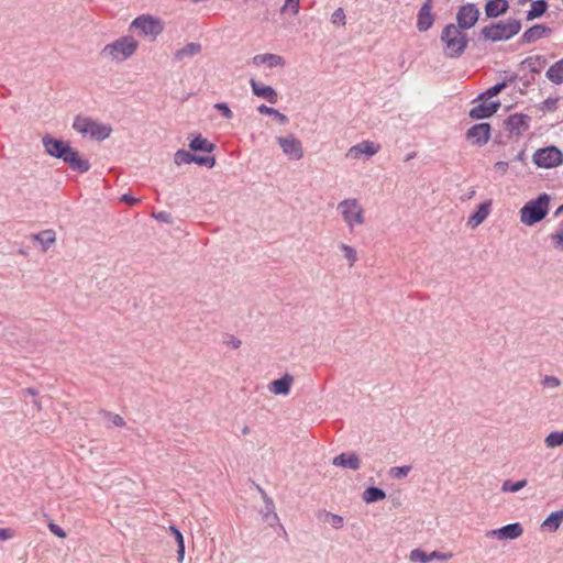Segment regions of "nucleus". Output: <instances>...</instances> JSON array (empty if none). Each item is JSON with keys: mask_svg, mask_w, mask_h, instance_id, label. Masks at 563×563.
Returning <instances> with one entry per match:
<instances>
[{"mask_svg": "<svg viewBox=\"0 0 563 563\" xmlns=\"http://www.w3.org/2000/svg\"><path fill=\"white\" fill-rule=\"evenodd\" d=\"M505 87L506 84L500 82L483 92L475 101L477 103L470 110V117L472 119L479 120L489 118L496 113L500 107V102L493 100V98L496 97Z\"/></svg>", "mask_w": 563, "mask_h": 563, "instance_id": "nucleus-1", "label": "nucleus"}, {"mask_svg": "<svg viewBox=\"0 0 563 563\" xmlns=\"http://www.w3.org/2000/svg\"><path fill=\"white\" fill-rule=\"evenodd\" d=\"M550 198L547 194L540 195L537 199L528 201L520 209V221L531 227L543 220L549 212Z\"/></svg>", "mask_w": 563, "mask_h": 563, "instance_id": "nucleus-2", "label": "nucleus"}, {"mask_svg": "<svg viewBox=\"0 0 563 563\" xmlns=\"http://www.w3.org/2000/svg\"><path fill=\"white\" fill-rule=\"evenodd\" d=\"M73 128L84 136H89L97 141L108 139L112 132L111 125L98 122L88 117H77L74 120Z\"/></svg>", "mask_w": 563, "mask_h": 563, "instance_id": "nucleus-3", "label": "nucleus"}, {"mask_svg": "<svg viewBox=\"0 0 563 563\" xmlns=\"http://www.w3.org/2000/svg\"><path fill=\"white\" fill-rule=\"evenodd\" d=\"M139 47L137 41L132 36H122L106 45L102 54L115 62H123L130 58Z\"/></svg>", "mask_w": 563, "mask_h": 563, "instance_id": "nucleus-4", "label": "nucleus"}, {"mask_svg": "<svg viewBox=\"0 0 563 563\" xmlns=\"http://www.w3.org/2000/svg\"><path fill=\"white\" fill-rule=\"evenodd\" d=\"M521 24L515 19L501 21L482 30L485 40L492 42L507 41L519 33Z\"/></svg>", "mask_w": 563, "mask_h": 563, "instance_id": "nucleus-5", "label": "nucleus"}, {"mask_svg": "<svg viewBox=\"0 0 563 563\" xmlns=\"http://www.w3.org/2000/svg\"><path fill=\"white\" fill-rule=\"evenodd\" d=\"M441 40L444 43L445 54L450 57L460 56L467 44L466 35L461 27L449 24L442 31Z\"/></svg>", "mask_w": 563, "mask_h": 563, "instance_id": "nucleus-6", "label": "nucleus"}, {"mask_svg": "<svg viewBox=\"0 0 563 563\" xmlns=\"http://www.w3.org/2000/svg\"><path fill=\"white\" fill-rule=\"evenodd\" d=\"M344 222L349 228L361 225L365 222L364 209L357 199H345L338 206Z\"/></svg>", "mask_w": 563, "mask_h": 563, "instance_id": "nucleus-7", "label": "nucleus"}, {"mask_svg": "<svg viewBox=\"0 0 563 563\" xmlns=\"http://www.w3.org/2000/svg\"><path fill=\"white\" fill-rule=\"evenodd\" d=\"M131 27L136 29L144 36L156 37L163 32L162 21L150 14L135 18L131 23Z\"/></svg>", "mask_w": 563, "mask_h": 563, "instance_id": "nucleus-8", "label": "nucleus"}, {"mask_svg": "<svg viewBox=\"0 0 563 563\" xmlns=\"http://www.w3.org/2000/svg\"><path fill=\"white\" fill-rule=\"evenodd\" d=\"M533 162L543 168L556 167L563 162V154L554 146L541 148L534 153Z\"/></svg>", "mask_w": 563, "mask_h": 563, "instance_id": "nucleus-9", "label": "nucleus"}, {"mask_svg": "<svg viewBox=\"0 0 563 563\" xmlns=\"http://www.w3.org/2000/svg\"><path fill=\"white\" fill-rule=\"evenodd\" d=\"M277 143L289 159L299 161L303 157L302 143L295 135L279 136Z\"/></svg>", "mask_w": 563, "mask_h": 563, "instance_id": "nucleus-10", "label": "nucleus"}, {"mask_svg": "<svg viewBox=\"0 0 563 563\" xmlns=\"http://www.w3.org/2000/svg\"><path fill=\"white\" fill-rule=\"evenodd\" d=\"M380 151V145L373 141H362L349 148L346 157L350 159H360L362 156L367 158L376 155Z\"/></svg>", "mask_w": 563, "mask_h": 563, "instance_id": "nucleus-11", "label": "nucleus"}, {"mask_svg": "<svg viewBox=\"0 0 563 563\" xmlns=\"http://www.w3.org/2000/svg\"><path fill=\"white\" fill-rule=\"evenodd\" d=\"M479 11L474 4H465L460 8L456 20L459 23V27L461 29H470L472 27L478 20Z\"/></svg>", "mask_w": 563, "mask_h": 563, "instance_id": "nucleus-12", "label": "nucleus"}, {"mask_svg": "<svg viewBox=\"0 0 563 563\" xmlns=\"http://www.w3.org/2000/svg\"><path fill=\"white\" fill-rule=\"evenodd\" d=\"M466 137L475 145H484L490 137V125L488 123H478L470 128Z\"/></svg>", "mask_w": 563, "mask_h": 563, "instance_id": "nucleus-13", "label": "nucleus"}, {"mask_svg": "<svg viewBox=\"0 0 563 563\" xmlns=\"http://www.w3.org/2000/svg\"><path fill=\"white\" fill-rule=\"evenodd\" d=\"M492 200H486L478 205L477 209L472 213L467 219V227L471 229H476L479 227L490 214L492 212Z\"/></svg>", "mask_w": 563, "mask_h": 563, "instance_id": "nucleus-14", "label": "nucleus"}, {"mask_svg": "<svg viewBox=\"0 0 563 563\" xmlns=\"http://www.w3.org/2000/svg\"><path fill=\"white\" fill-rule=\"evenodd\" d=\"M62 159L67 163L70 168L79 173H86L90 168L89 162L81 158L79 153L70 146L66 150Z\"/></svg>", "mask_w": 563, "mask_h": 563, "instance_id": "nucleus-15", "label": "nucleus"}, {"mask_svg": "<svg viewBox=\"0 0 563 563\" xmlns=\"http://www.w3.org/2000/svg\"><path fill=\"white\" fill-rule=\"evenodd\" d=\"M523 529L520 523H510L488 532V536L497 537L500 540H514L521 537Z\"/></svg>", "mask_w": 563, "mask_h": 563, "instance_id": "nucleus-16", "label": "nucleus"}, {"mask_svg": "<svg viewBox=\"0 0 563 563\" xmlns=\"http://www.w3.org/2000/svg\"><path fill=\"white\" fill-rule=\"evenodd\" d=\"M432 0H427L419 10L417 27L420 32L429 30L433 24Z\"/></svg>", "mask_w": 563, "mask_h": 563, "instance_id": "nucleus-17", "label": "nucleus"}, {"mask_svg": "<svg viewBox=\"0 0 563 563\" xmlns=\"http://www.w3.org/2000/svg\"><path fill=\"white\" fill-rule=\"evenodd\" d=\"M43 145L48 155L57 158H62L66 150L69 147V144L49 136L43 137Z\"/></svg>", "mask_w": 563, "mask_h": 563, "instance_id": "nucleus-18", "label": "nucleus"}, {"mask_svg": "<svg viewBox=\"0 0 563 563\" xmlns=\"http://www.w3.org/2000/svg\"><path fill=\"white\" fill-rule=\"evenodd\" d=\"M250 84L255 96L263 98L271 103L277 102L278 95L271 86L260 84L255 79H251Z\"/></svg>", "mask_w": 563, "mask_h": 563, "instance_id": "nucleus-19", "label": "nucleus"}, {"mask_svg": "<svg viewBox=\"0 0 563 563\" xmlns=\"http://www.w3.org/2000/svg\"><path fill=\"white\" fill-rule=\"evenodd\" d=\"M292 384L294 377L289 374H285L282 378L271 382L268 389L274 395L287 396Z\"/></svg>", "mask_w": 563, "mask_h": 563, "instance_id": "nucleus-20", "label": "nucleus"}, {"mask_svg": "<svg viewBox=\"0 0 563 563\" xmlns=\"http://www.w3.org/2000/svg\"><path fill=\"white\" fill-rule=\"evenodd\" d=\"M506 124L510 133L519 135L528 129V117L520 113L511 114Z\"/></svg>", "mask_w": 563, "mask_h": 563, "instance_id": "nucleus-21", "label": "nucleus"}, {"mask_svg": "<svg viewBox=\"0 0 563 563\" xmlns=\"http://www.w3.org/2000/svg\"><path fill=\"white\" fill-rule=\"evenodd\" d=\"M252 63L256 66L267 65L268 67H283L285 65V60L280 55L277 54H258L253 57Z\"/></svg>", "mask_w": 563, "mask_h": 563, "instance_id": "nucleus-22", "label": "nucleus"}, {"mask_svg": "<svg viewBox=\"0 0 563 563\" xmlns=\"http://www.w3.org/2000/svg\"><path fill=\"white\" fill-rule=\"evenodd\" d=\"M333 465L347 467L351 470L360 468V459L355 453H342L333 459Z\"/></svg>", "mask_w": 563, "mask_h": 563, "instance_id": "nucleus-23", "label": "nucleus"}, {"mask_svg": "<svg viewBox=\"0 0 563 563\" xmlns=\"http://www.w3.org/2000/svg\"><path fill=\"white\" fill-rule=\"evenodd\" d=\"M508 9L507 0H490L485 7V12L489 18H496L505 13Z\"/></svg>", "mask_w": 563, "mask_h": 563, "instance_id": "nucleus-24", "label": "nucleus"}, {"mask_svg": "<svg viewBox=\"0 0 563 563\" xmlns=\"http://www.w3.org/2000/svg\"><path fill=\"white\" fill-rule=\"evenodd\" d=\"M545 76L555 85L563 84V58L551 65L547 70Z\"/></svg>", "mask_w": 563, "mask_h": 563, "instance_id": "nucleus-25", "label": "nucleus"}, {"mask_svg": "<svg viewBox=\"0 0 563 563\" xmlns=\"http://www.w3.org/2000/svg\"><path fill=\"white\" fill-rule=\"evenodd\" d=\"M563 522V509L552 512L548 516V518L542 522L541 528L548 530L550 532H555L561 523Z\"/></svg>", "mask_w": 563, "mask_h": 563, "instance_id": "nucleus-26", "label": "nucleus"}, {"mask_svg": "<svg viewBox=\"0 0 563 563\" xmlns=\"http://www.w3.org/2000/svg\"><path fill=\"white\" fill-rule=\"evenodd\" d=\"M189 146L192 151L212 152L214 145L207 139L202 137L201 134L194 135L190 140Z\"/></svg>", "mask_w": 563, "mask_h": 563, "instance_id": "nucleus-27", "label": "nucleus"}, {"mask_svg": "<svg viewBox=\"0 0 563 563\" xmlns=\"http://www.w3.org/2000/svg\"><path fill=\"white\" fill-rule=\"evenodd\" d=\"M33 241H37L42 244L43 250L46 251L56 241V235L53 230H44L37 234L32 235Z\"/></svg>", "mask_w": 563, "mask_h": 563, "instance_id": "nucleus-28", "label": "nucleus"}, {"mask_svg": "<svg viewBox=\"0 0 563 563\" xmlns=\"http://www.w3.org/2000/svg\"><path fill=\"white\" fill-rule=\"evenodd\" d=\"M548 3L544 0H536L531 3V8L527 13L528 20L541 16L547 11Z\"/></svg>", "mask_w": 563, "mask_h": 563, "instance_id": "nucleus-29", "label": "nucleus"}, {"mask_svg": "<svg viewBox=\"0 0 563 563\" xmlns=\"http://www.w3.org/2000/svg\"><path fill=\"white\" fill-rule=\"evenodd\" d=\"M169 531L174 534L176 542H177V561L181 563L185 558V541L181 532L175 527L170 526Z\"/></svg>", "mask_w": 563, "mask_h": 563, "instance_id": "nucleus-30", "label": "nucleus"}, {"mask_svg": "<svg viewBox=\"0 0 563 563\" xmlns=\"http://www.w3.org/2000/svg\"><path fill=\"white\" fill-rule=\"evenodd\" d=\"M200 49H201V47L199 44L189 43L185 47H183L181 49H178L175 53V58L178 60H181L187 56H194V55L198 54L200 52Z\"/></svg>", "mask_w": 563, "mask_h": 563, "instance_id": "nucleus-31", "label": "nucleus"}, {"mask_svg": "<svg viewBox=\"0 0 563 563\" xmlns=\"http://www.w3.org/2000/svg\"><path fill=\"white\" fill-rule=\"evenodd\" d=\"M385 497H386L385 492L377 487H369V488L365 489V492L363 494V499L366 503L378 501V500L384 499Z\"/></svg>", "mask_w": 563, "mask_h": 563, "instance_id": "nucleus-32", "label": "nucleus"}, {"mask_svg": "<svg viewBox=\"0 0 563 563\" xmlns=\"http://www.w3.org/2000/svg\"><path fill=\"white\" fill-rule=\"evenodd\" d=\"M257 110L262 114H268L271 117H275L279 121V123H282V124H286L288 122V118L285 114L280 113L276 109H273V108L267 107L265 104H261L257 108Z\"/></svg>", "mask_w": 563, "mask_h": 563, "instance_id": "nucleus-33", "label": "nucleus"}, {"mask_svg": "<svg viewBox=\"0 0 563 563\" xmlns=\"http://www.w3.org/2000/svg\"><path fill=\"white\" fill-rule=\"evenodd\" d=\"M544 33L545 27L543 25H534L525 32L523 37L527 42H533L542 37Z\"/></svg>", "mask_w": 563, "mask_h": 563, "instance_id": "nucleus-34", "label": "nucleus"}, {"mask_svg": "<svg viewBox=\"0 0 563 563\" xmlns=\"http://www.w3.org/2000/svg\"><path fill=\"white\" fill-rule=\"evenodd\" d=\"M340 250L343 252V256L347 260L349 265L352 267L357 261L356 250L344 243L340 245Z\"/></svg>", "mask_w": 563, "mask_h": 563, "instance_id": "nucleus-35", "label": "nucleus"}, {"mask_svg": "<svg viewBox=\"0 0 563 563\" xmlns=\"http://www.w3.org/2000/svg\"><path fill=\"white\" fill-rule=\"evenodd\" d=\"M527 486V481L521 479L518 482L506 481L501 486V490L506 493H516Z\"/></svg>", "mask_w": 563, "mask_h": 563, "instance_id": "nucleus-36", "label": "nucleus"}, {"mask_svg": "<svg viewBox=\"0 0 563 563\" xmlns=\"http://www.w3.org/2000/svg\"><path fill=\"white\" fill-rule=\"evenodd\" d=\"M194 159H195V155L185 150H178L175 153V157H174V161L177 165L191 164L194 162Z\"/></svg>", "mask_w": 563, "mask_h": 563, "instance_id": "nucleus-37", "label": "nucleus"}, {"mask_svg": "<svg viewBox=\"0 0 563 563\" xmlns=\"http://www.w3.org/2000/svg\"><path fill=\"white\" fill-rule=\"evenodd\" d=\"M409 560L411 562L428 563L430 562V554L421 549H413L409 554Z\"/></svg>", "mask_w": 563, "mask_h": 563, "instance_id": "nucleus-38", "label": "nucleus"}, {"mask_svg": "<svg viewBox=\"0 0 563 563\" xmlns=\"http://www.w3.org/2000/svg\"><path fill=\"white\" fill-rule=\"evenodd\" d=\"M545 444L548 448H555L563 444V431L562 432H551L545 438Z\"/></svg>", "mask_w": 563, "mask_h": 563, "instance_id": "nucleus-39", "label": "nucleus"}, {"mask_svg": "<svg viewBox=\"0 0 563 563\" xmlns=\"http://www.w3.org/2000/svg\"><path fill=\"white\" fill-rule=\"evenodd\" d=\"M411 471V466H395L391 467L389 471V474L394 478H402L408 475V473Z\"/></svg>", "mask_w": 563, "mask_h": 563, "instance_id": "nucleus-40", "label": "nucleus"}, {"mask_svg": "<svg viewBox=\"0 0 563 563\" xmlns=\"http://www.w3.org/2000/svg\"><path fill=\"white\" fill-rule=\"evenodd\" d=\"M331 21L333 24H339L342 26L345 25V13L343 9H336L331 15Z\"/></svg>", "mask_w": 563, "mask_h": 563, "instance_id": "nucleus-41", "label": "nucleus"}, {"mask_svg": "<svg viewBox=\"0 0 563 563\" xmlns=\"http://www.w3.org/2000/svg\"><path fill=\"white\" fill-rule=\"evenodd\" d=\"M327 521L335 529L343 527V518L339 515L327 514Z\"/></svg>", "mask_w": 563, "mask_h": 563, "instance_id": "nucleus-42", "label": "nucleus"}, {"mask_svg": "<svg viewBox=\"0 0 563 563\" xmlns=\"http://www.w3.org/2000/svg\"><path fill=\"white\" fill-rule=\"evenodd\" d=\"M192 163H196L198 165H205V166H208V167H213L214 164H216V159L214 157H210V156H197L195 155V159Z\"/></svg>", "mask_w": 563, "mask_h": 563, "instance_id": "nucleus-43", "label": "nucleus"}, {"mask_svg": "<svg viewBox=\"0 0 563 563\" xmlns=\"http://www.w3.org/2000/svg\"><path fill=\"white\" fill-rule=\"evenodd\" d=\"M545 388L554 389L561 385V380L555 376H545L542 380Z\"/></svg>", "mask_w": 563, "mask_h": 563, "instance_id": "nucleus-44", "label": "nucleus"}, {"mask_svg": "<svg viewBox=\"0 0 563 563\" xmlns=\"http://www.w3.org/2000/svg\"><path fill=\"white\" fill-rule=\"evenodd\" d=\"M223 343L230 347V349H233V350H238L242 342L240 339H238L236 336L234 335H229L228 338H225V340L223 341Z\"/></svg>", "mask_w": 563, "mask_h": 563, "instance_id": "nucleus-45", "label": "nucleus"}, {"mask_svg": "<svg viewBox=\"0 0 563 563\" xmlns=\"http://www.w3.org/2000/svg\"><path fill=\"white\" fill-rule=\"evenodd\" d=\"M453 556L452 553H444L439 551H433L430 553V561L438 560V561H449Z\"/></svg>", "mask_w": 563, "mask_h": 563, "instance_id": "nucleus-46", "label": "nucleus"}, {"mask_svg": "<svg viewBox=\"0 0 563 563\" xmlns=\"http://www.w3.org/2000/svg\"><path fill=\"white\" fill-rule=\"evenodd\" d=\"M551 239L554 246L563 251V229L552 234Z\"/></svg>", "mask_w": 563, "mask_h": 563, "instance_id": "nucleus-47", "label": "nucleus"}, {"mask_svg": "<svg viewBox=\"0 0 563 563\" xmlns=\"http://www.w3.org/2000/svg\"><path fill=\"white\" fill-rule=\"evenodd\" d=\"M48 529L54 536L60 539H65L67 537L66 532L56 523L49 522Z\"/></svg>", "mask_w": 563, "mask_h": 563, "instance_id": "nucleus-48", "label": "nucleus"}, {"mask_svg": "<svg viewBox=\"0 0 563 563\" xmlns=\"http://www.w3.org/2000/svg\"><path fill=\"white\" fill-rule=\"evenodd\" d=\"M287 9L291 10L294 14H297L299 12V0H286L283 11Z\"/></svg>", "mask_w": 563, "mask_h": 563, "instance_id": "nucleus-49", "label": "nucleus"}, {"mask_svg": "<svg viewBox=\"0 0 563 563\" xmlns=\"http://www.w3.org/2000/svg\"><path fill=\"white\" fill-rule=\"evenodd\" d=\"M214 108L218 109L227 119H232L233 113L225 103H217Z\"/></svg>", "mask_w": 563, "mask_h": 563, "instance_id": "nucleus-50", "label": "nucleus"}, {"mask_svg": "<svg viewBox=\"0 0 563 563\" xmlns=\"http://www.w3.org/2000/svg\"><path fill=\"white\" fill-rule=\"evenodd\" d=\"M494 168L500 175H505L508 172V163L504 161H499L495 163Z\"/></svg>", "mask_w": 563, "mask_h": 563, "instance_id": "nucleus-51", "label": "nucleus"}, {"mask_svg": "<svg viewBox=\"0 0 563 563\" xmlns=\"http://www.w3.org/2000/svg\"><path fill=\"white\" fill-rule=\"evenodd\" d=\"M110 419H111V422H112L114 426H117V427H123V426H125V421H124V419H123L120 415H117V413H115V415H112Z\"/></svg>", "mask_w": 563, "mask_h": 563, "instance_id": "nucleus-52", "label": "nucleus"}, {"mask_svg": "<svg viewBox=\"0 0 563 563\" xmlns=\"http://www.w3.org/2000/svg\"><path fill=\"white\" fill-rule=\"evenodd\" d=\"M13 538V531L11 529L0 528V540H9Z\"/></svg>", "mask_w": 563, "mask_h": 563, "instance_id": "nucleus-53", "label": "nucleus"}, {"mask_svg": "<svg viewBox=\"0 0 563 563\" xmlns=\"http://www.w3.org/2000/svg\"><path fill=\"white\" fill-rule=\"evenodd\" d=\"M122 200L125 201L126 203L129 205H133V203H136L139 200L132 196H129V195H124L122 197Z\"/></svg>", "mask_w": 563, "mask_h": 563, "instance_id": "nucleus-54", "label": "nucleus"}, {"mask_svg": "<svg viewBox=\"0 0 563 563\" xmlns=\"http://www.w3.org/2000/svg\"><path fill=\"white\" fill-rule=\"evenodd\" d=\"M157 219H161V220H164L166 221L167 218H168V214L164 213V212H161L156 216Z\"/></svg>", "mask_w": 563, "mask_h": 563, "instance_id": "nucleus-55", "label": "nucleus"}, {"mask_svg": "<svg viewBox=\"0 0 563 563\" xmlns=\"http://www.w3.org/2000/svg\"><path fill=\"white\" fill-rule=\"evenodd\" d=\"M563 210V205L560 207L559 211Z\"/></svg>", "mask_w": 563, "mask_h": 563, "instance_id": "nucleus-56", "label": "nucleus"}]
</instances>
